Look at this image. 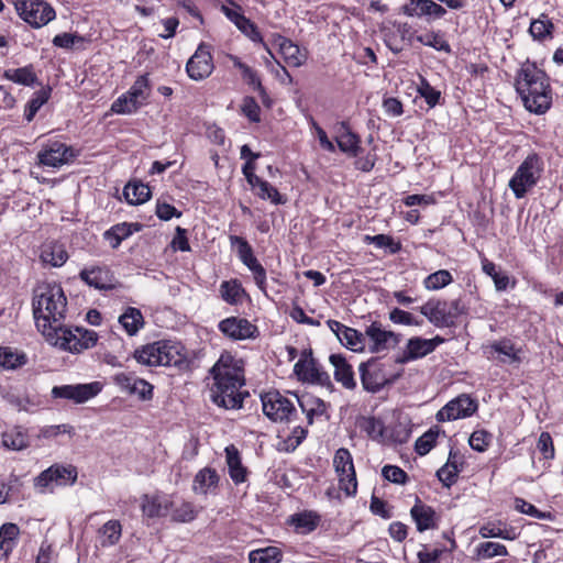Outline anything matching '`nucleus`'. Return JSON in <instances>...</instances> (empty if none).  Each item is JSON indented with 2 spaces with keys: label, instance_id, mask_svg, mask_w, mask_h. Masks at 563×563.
Listing matches in <instances>:
<instances>
[{
  "label": "nucleus",
  "instance_id": "1",
  "mask_svg": "<svg viewBox=\"0 0 563 563\" xmlns=\"http://www.w3.org/2000/svg\"><path fill=\"white\" fill-rule=\"evenodd\" d=\"M515 87L525 108L534 114L545 113L552 104L549 77L534 63L525 62L517 73Z\"/></svg>",
  "mask_w": 563,
  "mask_h": 563
},
{
  "label": "nucleus",
  "instance_id": "2",
  "mask_svg": "<svg viewBox=\"0 0 563 563\" xmlns=\"http://www.w3.org/2000/svg\"><path fill=\"white\" fill-rule=\"evenodd\" d=\"M232 363V356L221 355L210 369V375L213 378V384L210 388L211 400L217 406L225 409L241 408L244 396L247 395V393L240 391L244 380L239 369Z\"/></svg>",
  "mask_w": 563,
  "mask_h": 563
},
{
  "label": "nucleus",
  "instance_id": "3",
  "mask_svg": "<svg viewBox=\"0 0 563 563\" xmlns=\"http://www.w3.org/2000/svg\"><path fill=\"white\" fill-rule=\"evenodd\" d=\"M67 300L57 284H42L34 289L33 314L37 329L44 334L59 327L65 317Z\"/></svg>",
  "mask_w": 563,
  "mask_h": 563
},
{
  "label": "nucleus",
  "instance_id": "4",
  "mask_svg": "<svg viewBox=\"0 0 563 563\" xmlns=\"http://www.w3.org/2000/svg\"><path fill=\"white\" fill-rule=\"evenodd\" d=\"M543 173V161L537 153L529 154L517 167L509 180V188L517 199L523 198L539 181Z\"/></svg>",
  "mask_w": 563,
  "mask_h": 563
},
{
  "label": "nucleus",
  "instance_id": "5",
  "mask_svg": "<svg viewBox=\"0 0 563 563\" xmlns=\"http://www.w3.org/2000/svg\"><path fill=\"white\" fill-rule=\"evenodd\" d=\"M135 360L146 366H170L180 361L179 347L167 341H157L137 349Z\"/></svg>",
  "mask_w": 563,
  "mask_h": 563
},
{
  "label": "nucleus",
  "instance_id": "6",
  "mask_svg": "<svg viewBox=\"0 0 563 563\" xmlns=\"http://www.w3.org/2000/svg\"><path fill=\"white\" fill-rule=\"evenodd\" d=\"M150 97L147 75L136 78L131 88L111 104V111L118 114H131L144 106Z\"/></svg>",
  "mask_w": 563,
  "mask_h": 563
},
{
  "label": "nucleus",
  "instance_id": "7",
  "mask_svg": "<svg viewBox=\"0 0 563 563\" xmlns=\"http://www.w3.org/2000/svg\"><path fill=\"white\" fill-rule=\"evenodd\" d=\"M294 372L302 382L320 385L330 391L334 390L330 375L312 356L311 349L302 351L300 360L294 366Z\"/></svg>",
  "mask_w": 563,
  "mask_h": 563
},
{
  "label": "nucleus",
  "instance_id": "8",
  "mask_svg": "<svg viewBox=\"0 0 563 563\" xmlns=\"http://www.w3.org/2000/svg\"><path fill=\"white\" fill-rule=\"evenodd\" d=\"M18 14L30 25L41 27L55 18V10L42 0H13Z\"/></svg>",
  "mask_w": 563,
  "mask_h": 563
},
{
  "label": "nucleus",
  "instance_id": "9",
  "mask_svg": "<svg viewBox=\"0 0 563 563\" xmlns=\"http://www.w3.org/2000/svg\"><path fill=\"white\" fill-rule=\"evenodd\" d=\"M264 415L274 422L290 419L296 411L291 400L277 390H271L261 396Z\"/></svg>",
  "mask_w": 563,
  "mask_h": 563
},
{
  "label": "nucleus",
  "instance_id": "10",
  "mask_svg": "<svg viewBox=\"0 0 563 563\" xmlns=\"http://www.w3.org/2000/svg\"><path fill=\"white\" fill-rule=\"evenodd\" d=\"M77 479V470L73 465L53 464L34 478V486L40 493H45L52 484L65 486Z\"/></svg>",
  "mask_w": 563,
  "mask_h": 563
},
{
  "label": "nucleus",
  "instance_id": "11",
  "mask_svg": "<svg viewBox=\"0 0 563 563\" xmlns=\"http://www.w3.org/2000/svg\"><path fill=\"white\" fill-rule=\"evenodd\" d=\"M230 243L232 246L236 245L239 258L253 273L257 287L266 292V271L254 256L252 246L244 238L238 235H230Z\"/></svg>",
  "mask_w": 563,
  "mask_h": 563
},
{
  "label": "nucleus",
  "instance_id": "12",
  "mask_svg": "<svg viewBox=\"0 0 563 563\" xmlns=\"http://www.w3.org/2000/svg\"><path fill=\"white\" fill-rule=\"evenodd\" d=\"M333 465L339 476L340 489L344 490L347 496L354 495L357 489V481L350 451L344 448L339 449L334 454Z\"/></svg>",
  "mask_w": 563,
  "mask_h": 563
},
{
  "label": "nucleus",
  "instance_id": "13",
  "mask_svg": "<svg viewBox=\"0 0 563 563\" xmlns=\"http://www.w3.org/2000/svg\"><path fill=\"white\" fill-rule=\"evenodd\" d=\"M76 157L71 146L59 141L52 142L37 153L38 165L58 168Z\"/></svg>",
  "mask_w": 563,
  "mask_h": 563
},
{
  "label": "nucleus",
  "instance_id": "14",
  "mask_svg": "<svg viewBox=\"0 0 563 563\" xmlns=\"http://www.w3.org/2000/svg\"><path fill=\"white\" fill-rule=\"evenodd\" d=\"M102 389L99 382L89 384L62 385L52 388L53 398L71 400L75 404H84L97 396Z\"/></svg>",
  "mask_w": 563,
  "mask_h": 563
},
{
  "label": "nucleus",
  "instance_id": "15",
  "mask_svg": "<svg viewBox=\"0 0 563 563\" xmlns=\"http://www.w3.org/2000/svg\"><path fill=\"white\" fill-rule=\"evenodd\" d=\"M369 341L368 350L372 353H379L395 347L400 339L393 331L385 330L380 322H372L366 327L364 338Z\"/></svg>",
  "mask_w": 563,
  "mask_h": 563
},
{
  "label": "nucleus",
  "instance_id": "16",
  "mask_svg": "<svg viewBox=\"0 0 563 563\" xmlns=\"http://www.w3.org/2000/svg\"><path fill=\"white\" fill-rule=\"evenodd\" d=\"M477 410V404L467 395H460L449 401L437 413L440 422L452 421L472 416Z\"/></svg>",
  "mask_w": 563,
  "mask_h": 563
},
{
  "label": "nucleus",
  "instance_id": "17",
  "mask_svg": "<svg viewBox=\"0 0 563 563\" xmlns=\"http://www.w3.org/2000/svg\"><path fill=\"white\" fill-rule=\"evenodd\" d=\"M188 76L194 80H202L209 77L213 70L210 47L201 43L186 65Z\"/></svg>",
  "mask_w": 563,
  "mask_h": 563
},
{
  "label": "nucleus",
  "instance_id": "18",
  "mask_svg": "<svg viewBox=\"0 0 563 563\" xmlns=\"http://www.w3.org/2000/svg\"><path fill=\"white\" fill-rule=\"evenodd\" d=\"M46 340L55 346H59L65 351H69L71 353H79L82 351L81 340L79 332H76V328L74 330L65 327L63 321L59 323V327H55V329L49 330L46 334H44Z\"/></svg>",
  "mask_w": 563,
  "mask_h": 563
},
{
  "label": "nucleus",
  "instance_id": "19",
  "mask_svg": "<svg viewBox=\"0 0 563 563\" xmlns=\"http://www.w3.org/2000/svg\"><path fill=\"white\" fill-rule=\"evenodd\" d=\"M358 371L362 386L369 393H377L389 383L382 365L374 358L366 363H361Z\"/></svg>",
  "mask_w": 563,
  "mask_h": 563
},
{
  "label": "nucleus",
  "instance_id": "20",
  "mask_svg": "<svg viewBox=\"0 0 563 563\" xmlns=\"http://www.w3.org/2000/svg\"><path fill=\"white\" fill-rule=\"evenodd\" d=\"M219 330L232 340H246L256 338L257 327L247 319L229 317L219 323Z\"/></svg>",
  "mask_w": 563,
  "mask_h": 563
},
{
  "label": "nucleus",
  "instance_id": "21",
  "mask_svg": "<svg viewBox=\"0 0 563 563\" xmlns=\"http://www.w3.org/2000/svg\"><path fill=\"white\" fill-rule=\"evenodd\" d=\"M410 517L419 532L438 529L441 520V516L419 498L410 509Z\"/></svg>",
  "mask_w": 563,
  "mask_h": 563
},
{
  "label": "nucleus",
  "instance_id": "22",
  "mask_svg": "<svg viewBox=\"0 0 563 563\" xmlns=\"http://www.w3.org/2000/svg\"><path fill=\"white\" fill-rule=\"evenodd\" d=\"M420 312L438 328H449L453 325L452 316L448 311L446 301L429 300L420 307Z\"/></svg>",
  "mask_w": 563,
  "mask_h": 563
},
{
  "label": "nucleus",
  "instance_id": "23",
  "mask_svg": "<svg viewBox=\"0 0 563 563\" xmlns=\"http://www.w3.org/2000/svg\"><path fill=\"white\" fill-rule=\"evenodd\" d=\"M335 142L341 152L356 157L361 151L360 136L352 132L346 122L338 123L335 128Z\"/></svg>",
  "mask_w": 563,
  "mask_h": 563
},
{
  "label": "nucleus",
  "instance_id": "24",
  "mask_svg": "<svg viewBox=\"0 0 563 563\" xmlns=\"http://www.w3.org/2000/svg\"><path fill=\"white\" fill-rule=\"evenodd\" d=\"M115 382L130 394L137 395L141 400H150L153 397V385L145 379L121 373L115 376Z\"/></svg>",
  "mask_w": 563,
  "mask_h": 563
},
{
  "label": "nucleus",
  "instance_id": "25",
  "mask_svg": "<svg viewBox=\"0 0 563 563\" xmlns=\"http://www.w3.org/2000/svg\"><path fill=\"white\" fill-rule=\"evenodd\" d=\"M402 12L408 16L429 15L442 18L446 10L432 0H409L404 7Z\"/></svg>",
  "mask_w": 563,
  "mask_h": 563
},
{
  "label": "nucleus",
  "instance_id": "26",
  "mask_svg": "<svg viewBox=\"0 0 563 563\" xmlns=\"http://www.w3.org/2000/svg\"><path fill=\"white\" fill-rule=\"evenodd\" d=\"M329 361L334 367V379L344 388L354 389L356 387L354 372L345 357L341 354H331Z\"/></svg>",
  "mask_w": 563,
  "mask_h": 563
},
{
  "label": "nucleus",
  "instance_id": "27",
  "mask_svg": "<svg viewBox=\"0 0 563 563\" xmlns=\"http://www.w3.org/2000/svg\"><path fill=\"white\" fill-rule=\"evenodd\" d=\"M80 278L89 286L96 289H111L113 287V277L109 269L104 267H92L82 269L79 274Z\"/></svg>",
  "mask_w": 563,
  "mask_h": 563
},
{
  "label": "nucleus",
  "instance_id": "28",
  "mask_svg": "<svg viewBox=\"0 0 563 563\" xmlns=\"http://www.w3.org/2000/svg\"><path fill=\"white\" fill-rule=\"evenodd\" d=\"M174 503L165 497L148 496L142 497V511L148 518L165 517L170 511Z\"/></svg>",
  "mask_w": 563,
  "mask_h": 563
},
{
  "label": "nucleus",
  "instance_id": "29",
  "mask_svg": "<svg viewBox=\"0 0 563 563\" xmlns=\"http://www.w3.org/2000/svg\"><path fill=\"white\" fill-rule=\"evenodd\" d=\"M229 59L233 63L234 67H236L241 71V76L243 80L253 88V90L257 91L262 97L263 102H266L267 93L265 88L263 87L261 79L253 68L242 63L241 59L235 55H229Z\"/></svg>",
  "mask_w": 563,
  "mask_h": 563
},
{
  "label": "nucleus",
  "instance_id": "30",
  "mask_svg": "<svg viewBox=\"0 0 563 563\" xmlns=\"http://www.w3.org/2000/svg\"><path fill=\"white\" fill-rule=\"evenodd\" d=\"M479 534L483 538H500L510 541L517 539L519 536L516 528L508 526L506 522L500 520L483 525L479 528Z\"/></svg>",
  "mask_w": 563,
  "mask_h": 563
},
{
  "label": "nucleus",
  "instance_id": "31",
  "mask_svg": "<svg viewBox=\"0 0 563 563\" xmlns=\"http://www.w3.org/2000/svg\"><path fill=\"white\" fill-rule=\"evenodd\" d=\"M431 352H433V344L428 339L411 338L408 340L406 354L397 358L396 362L406 363L410 360L423 357Z\"/></svg>",
  "mask_w": 563,
  "mask_h": 563
},
{
  "label": "nucleus",
  "instance_id": "32",
  "mask_svg": "<svg viewBox=\"0 0 563 563\" xmlns=\"http://www.w3.org/2000/svg\"><path fill=\"white\" fill-rule=\"evenodd\" d=\"M27 355L23 351L11 346L0 347V369L14 371L27 363Z\"/></svg>",
  "mask_w": 563,
  "mask_h": 563
},
{
  "label": "nucleus",
  "instance_id": "33",
  "mask_svg": "<svg viewBox=\"0 0 563 563\" xmlns=\"http://www.w3.org/2000/svg\"><path fill=\"white\" fill-rule=\"evenodd\" d=\"M139 223H119L107 230L103 234L112 249H118L121 242L132 235L133 232L140 231Z\"/></svg>",
  "mask_w": 563,
  "mask_h": 563
},
{
  "label": "nucleus",
  "instance_id": "34",
  "mask_svg": "<svg viewBox=\"0 0 563 563\" xmlns=\"http://www.w3.org/2000/svg\"><path fill=\"white\" fill-rule=\"evenodd\" d=\"M297 400L302 411L306 413L309 424H312L313 417H321L327 415L328 404L321 398L311 395H302Z\"/></svg>",
  "mask_w": 563,
  "mask_h": 563
},
{
  "label": "nucleus",
  "instance_id": "35",
  "mask_svg": "<svg viewBox=\"0 0 563 563\" xmlns=\"http://www.w3.org/2000/svg\"><path fill=\"white\" fill-rule=\"evenodd\" d=\"M219 292L221 299L232 306L241 303L243 297L246 296L241 282L235 278L222 282Z\"/></svg>",
  "mask_w": 563,
  "mask_h": 563
},
{
  "label": "nucleus",
  "instance_id": "36",
  "mask_svg": "<svg viewBox=\"0 0 563 563\" xmlns=\"http://www.w3.org/2000/svg\"><path fill=\"white\" fill-rule=\"evenodd\" d=\"M225 457L232 481L235 484L245 482L246 468L242 465L239 451L234 445L225 448Z\"/></svg>",
  "mask_w": 563,
  "mask_h": 563
},
{
  "label": "nucleus",
  "instance_id": "37",
  "mask_svg": "<svg viewBox=\"0 0 563 563\" xmlns=\"http://www.w3.org/2000/svg\"><path fill=\"white\" fill-rule=\"evenodd\" d=\"M218 482L216 470L205 467L196 474L192 488L195 493L206 495L218 486Z\"/></svg>",
  "mask_w": 563,
  "mask_h": 563
},
{
  "label": "nucleus",
  "instance_id": "38",
  "mask_svg": "<svg viewBox=\"0 0 563 563\" xmlns=\"http://www.w3.org/2000/svg\"><path fill=\"white\" fill-rule=\"evenodd\" d=\"M320 516L314 511H303L290 517L289 523L298 533L307 534L313 531L320 522Z\"/></svg>",
  "mask_w": 563,
  "mask_h": 563
},
{
  "label": "nucleus",
  "instance_id": "39",
  "mask_svg": "<svg viewBox=\"0 0 563 563\" xmlns=\"http://www.w3.org/2000/svg\"><path fill=\"white\" fill-rule=\"evenodd\" d=\"M277 41L279 52L288 65L299 67L305 63L306 56L301 54L297 44L292 43L290 40L284 36H279Z\"/></svg>",
  "mask_w": 563,
  "mask_h": 563
},
{
  "label": "nucleus",
  "instance_id": "40",
  "mask_svg": "<svg viewBox=\"0 0 563 563\" xmlns=\"http://www.w3.org/2000/svg\"><path fill=\"white\" fill-rule=\"evenodd\" d=\"M20 529L15 523H4L0 528V556L8 558L18 543Z\"/></svg>",
  "mask_w": 563,
  "mask_h": 563
},
{
  "label": "nucleus",
  "instance_id": "41",
  "mask_svg": "<svg viewBox=\"0 0 563 563\" xmlns=\"http://www.w3.org/2000/svg\"><path fill=\"white\" fill-rule=\"evenodd\" d=\"M490 349L499 354V361L503 363L514 364V363H520V350L516 347V345L512 343L509 339H501L499 341L494 342L490 345Z\"/></svg>",
  "mask_w": 563,
  "mask_h": 563
},
{
  "label": "nucleus",
  "instance_id": "42",
  "mask_svg": "<svg viewBox=\"0 0 563 563\" xmlns=\"http://www.w3.org/2000/svg\"><path fill=\"white\" fill-rule=\"evenodd\" d=\"M3 77L10 81L27 87L37 84V76L34 71L33 65L7 69L3 73Z\"/></svg>",
  "mask_w": 563,
  "mask_h": 563
},
{
  "label": "nucleus",
  "instance_id": "43",
  "mask_svg": "<svg viewBox=\"0 0 563 563\" xmlns=\"http://www.w3.org/2000/svg\"><path fill=\"white\" fill-rule=\"evenodd\" d=\"M123 195L130 205H140L147 201L151 197L150 187L140 181H131L125 185Z\"/></svg>",
  "mask_w": 563,
  "mask_h": 563
},
{
  "label": "nucleus",
  "instance_id": "44",
  "mask_svg": "<svg viewBox=\"0 0 563 563\" xmlns=\"http://www.w3.org/2000/svg\"><path fill=\"white\" fill-rule=\"evenodd\" d=\"M2 445L9 450L21 451L29 446V437L20 428H13L2 433Z\"/></svg>",
  "mask_w": 563,
  "mask_h": 563
},
{
  "label": "nucleus",
  "instance_id": "45",
  "mask_svg": "<svg viewBox=\"0 0 563 563\" xmlns=\"http://www.w3.org/2000/svg\"><path fill=\"white\" fill-rule=\"evenodd\" d=\"M119 322L129 335H134L142 328L144 319L139 309L130 307L120 316Z\"/></svg>",
  "mask_w": 563,
  "mask_h": 563
},
{
  "label": "nucleus",
  "instance_id": "46",
  "mask_svg": "<svg viewBox=\"0 0 563 563\" xmlns=\"http://www.w3.org/2000/svg\"><path fill=\"white\" fill-rule=\"evenodd\" d=\"M283 553L277 547H266L250 552V563H279Z\"/></svg>",
  "mask_w": 563,
  "mask_h": 563
},
{
  "label": "nucleus",
  "instance_id": "47",
  "mask_svg": "<svg viewBox=\"0 0 563 563\" xmlns=\"http://www.w3.org/2000/svg\"><path fill=\"white\" fill-rule=\"evenodd\" d=\"M121 525L117 520H109L100 529L101 532V547H112L117 544L121 538Z\"/></svg>",
  "mask_w": 563,
  "mask_h": 563
},
{
  "label": "nucleus",
  "instance_id": "48",
  "mask_svg": "<svg viewBox=\"0 0 563 563\" xmlns=\"http://www.w3.org/2000/svg\"><path fill=\"white\" fill-rule=\"evenodd\" d=\"M51 95V88H42L34 92L33 98L27 102L24 111V118L31 122L40 108L47 102Z\"/></svg>",
  "mask_w": 563,
  "mask_h": 563
},
{
  "label": "nucleus",
  "instance_id": "49",
  "mask_svg": "<svg viewBox=\"0 0 563 563\" xmlns=\"http://www.w3.org/2000/svg\"><path fill=\"white\" fill-rule=\"evenodd\" d=\"M553 27L551 20L545 14H541L540 18L531 22L529 32L533 38L542 41L552 35Z\"/></svg>",
  "mask_w": 563,
  "mask_h": 563
},
{
  "label": "nucleus",
  "instance_id": "50",
  "mask_svg": "<svg viewBox=\"0 0 563 563\" xmlns=\"http://www.w3.org/2000/svg\"><path fill=\"white\" fill-rule=\"evenodd\" d=\"M441 430L438 426L430 428L420 438L417 439L415 450L419 455L428 454L435 444Z\"/></svg>",
  "mask_w": 563,
  "mask_h": 563
},
{
  "label": "nucleus",
  "instance_id": "51",
  "mask_svg": "<svg viewBox=\"0 0 563 563\" xmlns=\"http://www.w3.org/2000/svg\"><path fill=\"white\" fill-rule=\"evenodd\" d=\"M339 341L344 346L355 352L364 349V334L353 328L346 327Z\"/></svg>",
  "mask_w": 563,
  "mask_h": 563
},
{
  "label": "nucleus",
  "instance_id": "52",
  "mask_svg": "<svg viewBox=\"0 0 563 563\" xmlns=\"http://www.w3.org/2000/svg\"><path fill=\"white\" fill-rule=\"evenodd\" d=\"M41 258L44 263L59 267L67 261L68 254L62 245H53L42 251Z\"/></svg>",
  "mask_w": 563,
  "mask_h": 563
},
{
  "label": "nucleus",
  "instance_id": "53",
  "mask_svg": "<svg viewBox=\"0 0 563 563\" xmlns=\"http://www.w3.org/2000/svg\"><path fill=\"white\" fill-rule=\"evenodd\" d=\"M452 280L453 277L449 271L440 269L428 275L423 280V285L428 290H438L451 284Z\"/></svg>",
  "mask_w": 563,
  "mask_h": 563
},
{
  "label": "nucleus",
  "instance_id": "54",
  "mask_svg": "<svg viewBox=\"0 0 563 563\" xmlns=\"http://www.w3.org/2000/svg\"><path fill=\"white\" fill-rule=\"evenodd\" d=\"M364 241L379 249H388L391 254H396L401 250V244L386 234L365 235Z\"/></svg>",
  "mask_w": 563,
  "mask_h": 563
},
{
  "label": "nucleus",
  "instance_id": "55",
  "mask_svg": "<svg viewBox=\"0 0 563 563\" xmlns=\"http://www.w3.org/2000/svg\"><path fill=\"white\" fill-rule=\"evenodd\" d=\"M483 272L492 277L497 290H505L508 287L509 277L505 274H500V272L497 269V266L493 262L484 260Z\"/></svg>",
  "mask_w": 563,
  "mask_h": 563
},
{
  "label": "nucleus",
  "instance_id": "56",
  "mask_svg": "<svg viewBox=\"0 0 563 563\" xmlns=\"http://www.w3.org/2000/svg\"><path fill=\"white\" fill-rule=\"evenodd\" d=\"M417 90L430 108L435 107L441 99V91L433 88L423 77L420 78V84L418 85Z\"/></svg>",
  "mask_w": 563,
  "mask_h": 563
},
{
  "label": "nucleus",
  "instance_id": "57",
  "mask_svg": "<svg viewBox=\"0 0 563 563\" xmlns=\"http://www.w3.org/2000/svg\"><path fill=\"white\" fill-rule=\"evenodd\" d=\"M172 518L177 522H189L196 518V510L190 503L181 501L179 505L174 504L170 508Z\"/></svg>",
  "mask_w": 563,
  "mask_h": 563
},
{
  "label": "nucleus",
  "instance_id": "58",
  "mask_svg": "<svg viewBox=\"0 0 563 563\" xmlns=\"http://www.w3.org/2000/svg\"><path fill=\"white\" fill-rule=\"evenodd\" d=\"M417 40L421 44H423L426 46L433 47L437 51H443L446 53L451 52V47H450L449 43L438 33L428 32V33L417 36Z\"/></svg>",
  "mask_w": 563,
  "mask_h": 563
},
{
  "label": "nucleus",
  "instance_id": "59",
  "mask_svg": "<svg viewBox=\"0 0 563 563\" xmlns=\"http://www.w3.org/2000/svg\"><path fill=\"white\" fill-rule=\"evenodd\" d=\"M478 555L483 559H492L494 556H506L508 555L507 548L497 542L486 541L478 545Z\"/></svg>",
  "mask_w": 563,
  "mask_h": 563
},
{
  "label": "nucleus",
  "instance_id": "60",
  "mask_svg": "<svg viewBox=\"0 0 563 563\" xmlns=\"http://www.w3.org/2000/svg\"><path fill=\"white\" fill-rule=\"evenodd\" d=\"M492 434L485 430H476L470 437V445L477 452H484L492 441Z\"/></svg>",
  "mask_w": 563,
  "mask_h": 563
},
{
  "label": "nucleus",
  "instance_id": "61",
  "mask_svg": "<svg viewBox=\"0 0 563 563\" xmlns=\"http://www.w3.org/2000/svg\"><path fill=\"white\" fill-rule=\"evenodd\" d=\"M241 111L251 122L261 121V108L253 97H245L243 99Z\"/></svg>",
  "mask_w": 563,
  "mask_h": 563
},
{
  "label": "nucleus",
  "instance_id": "62",
  "mask_svg": "<svg viewBox=\"0 0 563 563\" xmlns=\"http://www.w3.org/2000/svg\"><path fill=\"white\" fill-rule=\"evenodd\" d=\"M382 475L385 479L395 484H406L408 481L407 473L396 465H385Z\"/></svg>",
  "mask_w": 563,
  "mask_h": 563
},
{
  "label": "nucleus",
  "instance_id": "63",
  "mask_svg": "<svg viewBox=\"0 0 563 563\" xmlns=\"http://www.w3.org/2000/svg\"><path fill=\"white\" fill-rule=\"evenodd\" d=\"M516 509L522 514L532 516L538 519H551V512L540 511L536 506L522 498L516 499Z\"/></svg>",
  "mask_w": 563,
  "mask_h": 563
},
{
  "label": "nucleus",
  "instance_id": "64",
  "mask_svg": "<svg viewBox=\"0 0 563 563\" xmlns=\"http://www.w3.org/2000/svg\"><path fill=\"white\" fill-rule=\"evenodd\" d=\"M235 26L253 42H263L257 26L246 16H244Z\"/></svg>",
  "mask_w": 563,
  "mask_h": 563
}]
</instances>
